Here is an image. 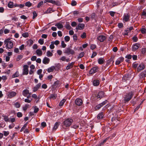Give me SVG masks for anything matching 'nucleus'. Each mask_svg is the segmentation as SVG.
Instances as JSON below:
<instances>
[{
  "instance_id": "nucleus-35",
  "label": "nucleus",
  "mask_w": 146,
  "mask_h": 146,
  "mask_svg": "<svg viewBox=\"0 0 146 146\" xmlns=\"http://www.w3.org/2000/svg\"><path fill=\"white\" fill-rule=\"evenodd\" d=\"M53 55V54L52 52L50 51H48L46 52V56L48 57L52 56Z\"/></svg>"
},
{
  "instance_id": "nucleus-40",
  "label": "nucleus",
  "mask_w": 146,
  "mask_h": 146,
  "mask_svg": "<svg viewBox=\"0 0 146 146\" xmlns=\"http://www.w3.org/2000/svg\"><path fill=\"white\" fill-rule=\"evenodd\" d=\"M70 38L69 36H67L65 37L64 40L66 42H68L70 40Z\"/></svg>"
},
{
  "instance_id": "nucleus-45",
  "label": "nucleus",
  "mask_w": 146,
  "mask_h": 146,
  "mask_svg": "<svg viewBox=\"0 0 146 146\" xmlns=\"http://www.w3.org/2000/svg\"><path fill=\"white\" fill-rule=\"evenodd\" d=\"M38 42L40 44L42 45L44 44V41L43 39H40L38 41Z\"/></svg>"
},
{
  "instance_id": "nucleus-32",
  "label": "nucleus",
  "mask_w": 146,
  "mask_h": 146,
  "mask_svg": "<svg viewBox=\"0 0 146 146\" xmlns=\"http://www.w3.org/2000/svg\"><path fill=\"white\" fill-rule=\"evenodd\" d=\"M59 124L58 122H56L54 124V126L53 128V130L55 131L58 128Z\"/></svg>"
},
{
  "instance_id": "nucleus-28",
  "label": "nucleus",
  "mask_w": 146,
  "mask_h": 146,
  "mask_svg": "<svg viewBox=\"0 0 146 146\" xmlns=\"http://www.w3.org/2000/svg\"><path fill=\"white\" fill-rule=\"evenodd\" d=\"M50 3L52 4H54L57 6H59L60 5V3L58 1H55L52 0Z\"/></svg>"
},
{
  "instance_id": "nucleus-30",
  "label": "nucleus",
  "mask_w": 146,
  "mask_h": 146,
  "mask_svg": "<svg viewBox=\"0 0 146 146\" xmlns=\"http://www.w3.org/2000/svg\"><path fill=\"white\" fill-rule=\"evenodd\" d=\"M57 97L56 94H50L49 98L50 99H53V100L55 99Z\"/></svg>"
},
{
  "instance_id": "nucleus-27",
  "label": "nucleus",
  "mask_w": 146,
  "mask_h": 146,
  "mask_svg": "<svg viewBox=\"0 0 146 146\" xmlns=\"http://www.w3.org/2000/svg\"><path fill=\"white\" fill-rule=\"evenodd\" d=\"M7 6L9 8H13L14 6L13 3L12 1H10L8 3Z\"/></svg>"
},
{
  "instance_id": "nucleus-6",
  "label": "nucleus",
  "mask_w": 146,
  "mask_h": 146,
  "mask_svg": "<svg viewBox=\"0 0 146 146\" xmlns=\"http://www.w3.org/2000/svg\"><path fill=\"white\" fill-rule=\"evenodd\" d=\"M140 45V44L138 43H136L134 44L132 46V50L133 51H135L139 48Z\"/></svg>"
},
{
  "instance_id": "nucleus-50",
  "label": "nucleus",
  "mask_w": 146,
  "mask_h": 146,
  "mask_svg": "<svg viewBox=\"0 0 146 146\" xmlns=\"http://www.w3.org/2000/svg\"><path fill=\"white\" fill-rule=\"evenodd\" d=\"M132 39L134 42H137L138 40V39L136 36H134L132 38Z\"/></svg>"
},
{
  "instance_id": "nucleus-24",
  "label": "nucleus",
  "mask_w": 146,
  "mask_h": 146,
  "mask_svg": "<svg viewBox=\"0 0 146 146\" xmlns=\"http://www.w3.org/2000/svg\"><path fill=\"white\" fill-rule=\"evenodd\" d=\"M99 81L98 80H95L93 81V84L94 86H98L99 85Z\"/></svg>"
},
{
  "instance_id": "nucleus-58",
  "label": "nucleus",
  "mask_w": 146,
  "mask_h": 146,
  "mask_svg": "<svg viewBox=\"0 0 146 146\" xmlns=\"http://www.w3.org/2000/svg\"><path fill=\"white\" fill-rule=\"evenodd\" d=\"M73 38L74 40L75 41H76L77 40V35L76 34H75L73 36Z\"/></svg>"
},
{
  "instance_id": "nucleus-7",
  "label": "nucleus",
  "mask_w": 146,
  "mask_h": 146,
  "mask_svg": "<svg viewBox=\"0 0 146 146\" xmlns=\"http://www.w3.org/2000/svg\"><path fill=\"white\" fill-rule=\"evenodd\" d=\"M17 93L15 92L11 91L7 93V96L9 98H11L16 96Z\"/></svg>"
},
{
  "instance_id": "nucleus-54",
  "label": "nucleus",
  "mask_w": 146,
  "mask_h": 146,
  "mask_svg": "<svg viewBox=\"0 0 146 146\" xmlns=\"http://www.w3.org/2000/svg\"><path fill=\"white\" fill-rule=\"evenodd\" d=\"M15 107L17 108H19L20 107V105L19 103L18 102H16L15 104Z\"/></svg>"
},
{
  "instance_id": "nucleus-46",
  "label": "nucleus",
  "mask_w": 146,
  "mask_h": 146,
  "mask_svg": "<svg viewBox=\"0 0 146 146\" xmlns=\"http://www.w3.org/2000/svg\"><path fill=\"white\" fill-rule=\"evenodd\" d=\"M3 133L4 135L5 136H7L9 134V131H3Z\"/></svg>"
},
{
  "instance_id": "nucleus-17",
  "label": "nucleus",
  "mask_w": 146,
  "mask_h": 146,
  "mask_svg": "<svg viewBox=\"0 0 146 146\" xmlns=\"http://www.w3.org/2000/svg\"><path fill=\"white\" fill-rule=\"evenodd\" d=\"M84 25L81 23H80L79 24L76 28V29L78 30V29H83L84 27Z\"/></svg>"
},
{
  "instance_id": "nucleus-43",
  "label": "nucleus",
  "mask_w": 146,
  "mask_h": 146,
  "mask_svg": "<svg viewBox=\"0 0 146 146\" xmlns=\"http://www.w3.org/2000/svg\"><path fill=\"white\" fill-rule=\"evenodd\" d=\"M27 123H26L23 126V127L21 129L20 131L22 132V131L26 128V127L27 126Z\"/></svg>"
},
{
  "instance_id": "nucleus-61",
  "label": "nucleus",
  "mask_w": 146,
  "mask_h": 146,
  "mask_svg": "<svg viewBox=\"0 0 146 146\" xmlns=\"http://www.w3.org/2000/svg\"><path fill=\"white\" fill-rule=\"evenodd\" d=\"M1 80H4L5 82L7 79V77L6 76H3L1 77Z\"/></svg>"
},
{
  "instance_id": "nucleus-14",
  "label": "nucleus",
  "mask_w": 146,
  "mask_h": 146,
  "mask_svg": "<svg viewBox=\"0 0 146 146\" xmlns=\"http://www.w3.org/2000/svg\"><path fill=\"white\" fill-rule=\"evenodd\" d=\"M124 58L123 57H120L115 62L116 65H119L121 63L123 62L124 60Z\"/></svg>"
},
{
  "instance_id": "nucleus-53",
  "label": "nucleus",
  "mask_w": 146,
  "mask_h": 146,
  "mask_svg": "<svg viewBox=\"0 0 146 146\" xmlns=\"http://www.w3.org/2000/svg\"><path fill=\"white\" fill-rule=\"evenodd\" d=\"M101 107H102V106L100 104L96 106L95 108V109L96 110H98L99 109H100L101 108Z\"/></svg>"
},
{
  "instance_id": "nucleus-12",
  "label": "nucleus",
  "mask_w": 146,
  "mask_h": 146,
  "mask_svg": "<svg viewBox=\"0 0 146 146\" xmlns=\"http://www.w3.org/2000/svg\"><path fill=\"white\" fill-rule=\"evenodd\" d=\"M105 36L103 35L99 36L98 37V39L100 42H103L106 39Z\"/></svg>"
},
{
  "instance_id": "nucleus-59",
  "label": "nucleus",
  "mask_w": 146,
  "mask_h": 146,
  "mask_svg": "<svg viewBox=\"0 0 146 146\" xmlns=\"http://www.w3.org/2000/svg\"><path fill=\"white\" fill-rule=\"evenodd\" d=\"M22 113L20 112H19L17 114V116L19 117H22Z\"/></svg>"
},
{
  "instance_id": "nucleus-60",
  "label": "nucleus",
  "mask_w": 146,
  "mask_h": 146,
  "mask_svg": "<svg viewBox=\"0 0 146 146\" xmlns=\"http://www.w3.org/2000/svg\"><path fill=\"white\" fill-rule=\"evenodd\" d=\"M23 57V56L22 55H19L17 58V61H19L20 59L22 58Z\"/></svg>"
},
{
  "instance_id": "nucleus-42",
  "label": "nucleus",
  "mask_w": 146,
  "mask_h": 146,
  "mask_svg": "<svg viewBox=\"0 0 146 146\" xmlns=\"http://www.w3.org/2000/svg\"><path fill=\"white\" fill-rule=\"evenodd\" d=\"M43 4V1H41L40 2H39L37 6V7L38 8H40V7Z\"/></svg>"
},
{
  "instance_id": "nucleus-44",
  "label": "nucleus",
  "mask_w": 146,
  "mask_h": 146,
  "mask_svg": "<svg viewBox=\"0 0 146 146\" xmlns=\"http://www.w3.org/2000/svg\"><path fill=\"white\" fill-rule=\"evenodd\" d=\"M33 19H35L37 16V14L35 11H34L33 12Z\"/></svg>"
},
{
  "instance_id": "nucleus-37",
  "label": "nucleus",
  "mask_w": 146,
  "mask_h": 146,
  "mask_svg": "<svg viewBox=\"0 0 146 146\" xmlns=\"http://www.w3.org/2000/svg\"><path fill=\"white\" fill-rule=\"evenodd\" d=\"M84 54V52H81L78 55V58L79 59L83 57Z\"/></svg>"
},
{
  "instance_id": "nucleus-52",
  "label": "nucleus",
  "mask_w": 146,
  "mask_h": 146,
  "mask_svg": "<svg viewBox=\"0 0 146 146\" xmlns=\"http://www.w3.org/2000/svg\"><path fill=\"white\" fill-rule=\"evenodd\" d=\"M22 36L23 37H27L29 36V34L28 33H25L23 34Z\"/></svg>"
},
{
  "instance_id": "nucleus-36",
  "label": "nucleus",
  "mask_w": 146,
  "mask_h": 146,
  "mask_svg": "<svg viewBox=\"0 0 146 146\" xmlns=\"http://www.w3.org/2000/svg\"><path fill=\"white\" fill-rule=\"evenodd\" d=\"M66 101V100L65 99H62L60 102L59 104V106H62L64 104V102H65Z\"/></svg>"
},
{
  "instance_id": "nucleus-62",
  "label": "nucleus",
  "mask_w": 146,
  "mask_h": 146,
  "mask_svg": "<svg viewBox=\"0 0 146 146\" xmlns=\"http://www.w3.org/2000/svg\"><path fill=\"white\" fill-rule=\"evenodd\" d=\"M141 52L142 54H144L146 52V48H143L141 50Z\"/></svg>"
},
{
  "instance_id": "nucleus-56",
  "label": "nucleus",
  "mask_w": 146,
  "mask_h": 146,
  "mask_svg": "<svg viewBox=\"0 0 146 146\" xmlns=\"http://www.w3.org/2000/svg\"><path fill=\"white\" fill-rule=\"evenodd\" d=\"M81 37L82 38H86V34L85 33H83L81 35Z\"/></svg>"
},
{
  "instance_id": "nucleus-11",
  "label": "nucleus",
  "mask_w": 146,
  "mask_h": 146,
  "mask_svg": "<svg viewBox=\"0 0 146 146\" xmlns=\"http://www.w3.org/2000/svg\"><path fill=\"white\" fill-rule=\"evenodd\" d=\"M75 102L76 104L78 106H80L81 105L82 103V100L79 98L76 99L75 101Z\"/></svg>"
},
{
  "instance_id": "nucleus-29",
  "label": "nucleus",
  "mask_w": 146,
  "mask_h": 146,
  "mask_svg": "<svg viewBox=\"0 0 146 146\" xmlns=\"http://www.w3.org/2000/svg\"><path fill=\"white\" fill-rule=\"evenodd\" d=\"M54 11H53L52 9L50 7L47 9L46 11L44 13L46 14L50 13H51L52 12H53Z\"/></svg>"
},
{
  "instance_id": "nucleus-13",
  "label": "nucleus",
  "mask_w": 146,
  "mask_h": 146,
  "mask_svg": "<svg viewBox=\"0 0 146 146\" xmlns=\"http://www.w3.org/2000/svg\"><path fill=\"white\" fill-rule=\"evenodd\" d=\"M50 60L49 58L45 57L42 60V62L44 64H47L50 62Z\"/></svg>"
},
{
  "instance_id": "nucleus-2",
  "label": "nucleus",
  "mask_w": 146,
  "mask_h": 146,
  "mask_svg": "<svg viewBox=\"0 0 146 146\" xmlns=\"http://www.w3.org/2000/svg\"><path fill=\"white\" fill-rule=\"evenodd\" d=\"M73 122V120L71 118H68L65 119L63 123V128L69 127Z\"/></svg>"
},
{
  "instance_id": "nucleus-64",
  "label": "nucleus",
  "mask_w": 146,
  "mask_h": 146,
  "mask_svg": "<svg viewBox=\"0 0 146 146\" xmlns=\"http://www.w3.org/2000/svg\"><path fill=\"white\" fill-rule=\"evenodd\" d=\"M97 54V53L96 52H94L93 53L91 56V58H93Z\"/></svg>"
},
{
  "instance_id": "nucleus-25",
  "label": "nucleus",
  "mask_w": 146,
  "mask_h": 146,
  "mask_svg": "<svg viewBox=\"0 0 146 146\" xmlns=\"http://www.w3.org/2000/svg\"><path fill=\"white\" fill-rule=\"evenodd\" d=\"M55 25L59 29H62L63 27V26L62 25V24L60 23H56Z\"/></svg>"
},
{
  "instance_id": "nucleus-19",
  "label": "nucleus",
  "mask_w": 146,
  "mask_h": 146,
  "mask_svg": "<svg viewBox=\"0 0 146 146\" xmlns=\"http://www.w3.org/2000/svg\"><path fill=\"white\" fill-rule=\"evenodd\" d=\"M36 54L39 56H41L42 54V51L41 49H38L36 50Z\"/></svg>"
},
{
  "instance_id": "nucleus-51",
  "label": "nucleus",
  "mask_w": 146,
  "mask_h": 146,
  "mask_svg": "<svg viewBox=\"0 0 146 146\" xmlns=\"http://www.w3.org/2000/svg\"><path fill=\"white\" fill-rule=\"evenodd\" d=\"M50 48L51 49H53L54 48V44H53V42H51V44L50 45Z\"/></svg>"
},
{
  "instance_id": "nucleus-15",
  "label": "nucleus",
  "mask_w": 146,
  "mask_h": 146,
  "mask_svg": "<svg viewBox=\"0 0 146 146\" xmlns=\"http://www.w3.org/2000/svg\"><path fill=\"white\" fill-rule=\"evenodd\" d=\"M133 29V28L132 27H130L129 28H127V29L125 30V33H124V35H128V33L132 30Z\"/></svg>"
},
{
  "instance_id": "nucleus-49",
  "label": "nucleus",
  "mask_w": 146,
  "mask_h": 146,
  "mask_svg": "<svg viewBox=\"0 0 146 146\" xmlns=\"http://www.w3.org/2000/svg\"><path fill=\"white\" fill-rule=\"evenodd\" d=\"M141 31L142 34H145L146 33V29L144 28H142L141 29Z\"/></svg>"
},
{
  "instance_id": "nucleus-8",
  "label": "nucleus",
  "mask_w": 146,
  "mask_h": 146,
  "mask_svg": "<svg viewBox=\"0 0 146 146\" xmlns=\"http://www.w3.org/2000/svg\"><path fill=\"white\" fill-rule=\"evenodd\" d=\"M145 67V64L143 63H141L140 64L137 68V71L139 72L140 71L143 70Z\"/></svg>"
},
{
  "instance_id": "nucleus-57",
  "label": "nucleus",
  "mask_w": 146,
  "mask_h": 146,
  "mask_svg": "<svg viewBox=\"0 0 146 146\" xmlns=\"http://www.w3.org/2000/svg\"><path fill=\"white\" fill-rule=\"evenodd\" d=\"M79 127V125L78 124H74L72 126V127L74 129H77Z\"/></svg>"
},
{
  "instance_id": "nucleus-47",
  "label": "nucleus",
  "mask_w": 146,
  "mask_h": 146,
  "mask_svg": "<svg viewBox=\"0 0 146 146\" xmlns=\"http://www.w3.org/2000/svg\"><path fill=\"white\" fill-rule=\"evenodd\" d=\"M62 47L63 48H65L66 46V44L65 43L64 41H62L61 43Z\"/></svg>"
},
{
  "instance_id": "nucleus-38",
  "label": "nucleus",
  "mask_w": 146,
  "mask_h": 146,
  "mask_svg": "<svg viewBox=\"0 0 146 146\" xmlns=\"http://www.w3.org/2000/svg\"><path fill=\"white\" fill-rule=\"evenodd\" d=\"M32 5V4L29 1L25 3V6L28 7H31Z\"/></svg>"
},
{
  "instance_id": "nucleus-23",
  "label": "nucleus",
  "mask_w": 146,
  "mask_h": 146,
  "mask_svg": "<svg viewBox=\"0 0 146 146\" xmlns=\"http://www.w3.org/2000/svg\"><path fill=\"white\" fill-rule=\"evenodd\" d=\"M55 69V66H52L48 68L47 70L48 72H52Z\"/></svg>"
},
{
  "instance_id": "nucleus-34",
  "label": "nucleus",
  "mask_w": 146,
  "mask_h": 146,
  "mask_svg": "<svg viewBox=\"0 0 146 146\" xmlns=\"http://www.w3.org/2000/svg\"><path fill=\"white\" fill-rule=\"evenodd\" d=\"M19 76V72L17 71L15 73L13 74L12 77V78H15L18 77Z\"/></svg>"
},
{
  "instance_id": "nucleus-55",
  "label": "nucleus",
  "mask_w": 146,
  "mask_h": 146,
  "mask_svg": "<svg viewBox=\"0 0 146 146\" xmlns=\"http://www.w3.org/2000/svg\"><path fill=\"white\" fill-rule=\"evenodd\" d=\"M36 56H33L31 58V60L32 61H34L36 60Z\"/></svg>"
},
{
  "instance_id": "nucleus-22",
  "label": "nucleus",
  "mask_w": 146,
  "mask_h": 146,
  "mask_svg": "<svg viewBox=\"0 0 146 146\" xmlns=\"http://www.w3.org/2000/svg\"><path fill=\"white\" fill-rule=\"evenodd\" d=\"M104 116V114L103 112H101L97 115V118L98 119H101L103 118Z\"/></svg>"
},
{
  "instance_id": "nucleus-16",
  "label": "nucleus",
  "mask_w": 146,
  "mask_h": 146,
  "mask_svg": "<svg viewBox=\"0 0 146 146\" xmlns=\"http://www.w3.org/2000/svg\"><path fill=\"white\" fill-rule=\"evenodd\" d=\"M104 93L103 91H100L97 94L96 97L97 98L101 99V98L104 97Z\"/></svg>"
},
{
  "instance_id": "nucleus-63",
  "label": "nucleus",
  "mask_w": 146,
  "mask_h": 146,
  "mask_svg": "<svg viewBox=\"0 0 146 146\" xmlns=\"http://www.w3.org/2000/svg\"><path fill=\"white\" fill-rule=\"evenodd\" d=\"M138 64L136 63H134L133 64L132 66L133 68H136L138 66Z\"/></svg>"
},
{
  "instance_id": "nucleus-41",
  "label": "nucleus",
  "mask_w": 146,
  "mask_h": 146,
  "mask_svg": "<svg viewBox=\"0 0 146 146\" xmlns=\"http://www.w3.org/2000/svg\"><path fill=\"white\" fill-rule=\"evenodd\" d=\"M29 106L28 104H26L23 107V109L24 111L26 110L29 107Z\"/></svg>"
},
{
  "instance_id": "nucleus-20",
  "label": "nucleus",
  "mask_w": 146,
  "mask_h": 146,
  "mask_svg": "<svg viewBox=\"0 0 146 146\" xmlns=\"http://www.w3.org/2000/svg\"><path fill=\"white\" fill-rule=\"evenodd\" d=\"M105 62V60L103 58H100L98 60V62L100 64H102Z\"/></svg>"
},
{
  "instance_id": "nucleus-9",
  "label": "nucleus",
  "mask_w": 146,
  "mask_h": 146,
  "mask_svg": "<svg viewBox=\"0 0 146 146\" xmlns=\"http://www.w3.org/2000/svg\"><path fill=\"white\" fill-rule=\"evenodd\" d=\"M130 15L128 14H124L123 19V21L124 22L128 21H129Z\"/></svg>"
},
{
  "instance_id": "nucleus-21",
  "label": "nucleus",
  "mask_w": 146,
  "mask_h": 146,
  "mask_svg": "<svg viewBox=\"0 0 146 146\" xmlns=\"http://www.w3.org/2000/svg\"><path fill=\"white\" fill-rule=\"evenodd\" d=\"M41 86V84L38 83L33 88V91L35 92Z\"/></svg>"
},
{
  "instance_id": "nucleus-31",
  "label": "nucleus",
  "mask_w": 146,
  "mask_h": 146,
  "mask_svg": "<svg viewBox=\"0 0 146 146\" xmlns=\"http://www.w3.org/2000/svg\"><path fill=\"white\" fill-rule=\"evenodd\" d=\"M65 27L68 30H70L71 29V27L70 25L69 22H66Z\"/></svg>"
},
{
  "instance_id": "nucleus-18",
  "label": "nucleus",
  "mask_w": 146,
  "mask_h": 146,
  "mask_svg": "<svg viewBox=\"0 0 146 146\" xmlns=\"http://www.w3.org/2000/svg\"><path fill=\"white\" fill-rule=\"evenodd\" d=\"M74 62H73L71 63H69L68 66L66 67V69L68 70L72 68L73 67Z\"/></svg>"
},
{
  "instance_id": "nucleus-33",
  "label": "nucleus",
  "mask_w": 146,
  "mask_h": 146,
  "mask_svg": "<svg viewBox=\"0 0 146 146\" xmlns=\"http://www.w3.org/2000/svg\"><path fill=\"white\" fill-rule=\"evenodd\" d=\"M2 116L3 117V119L5 121L8 122L9 121V119L7 116L3 115H2Z\"/></svg>"
},
{
  "instance_id": "nucleus-39",
  "label": "nucleus",
  "mask_w": 146,
  "mask_h": 146,
  "mask_svg": "<svg viewBox=\"0 0 146 146\" xmlns=\"http://www.w3.org/2000/svg\"><path fill=\"white\" fill-rule=\"evenodd\" d=\"M146 74L143 72L139 74V76L140 78H143L145 77Z\"/></svg>"
},
{
  "instance_id": "nucleus-4",
  "label": "nucleus",
  "mask_w": 146,
  "mask_h": 146,
  "mask_svg": "<svg viewBox=\"0 0 146 146\" xmlns=\"http://www.w3.org/2000/svg\"><path fill=\"white\" fill-rule=\"evenodd\" d=\"M64 53H66L68 54H74L75 52L74 50H72L70 48L68 47L64 51Z\"/></svg>"
},
{
  "instance_id": "nucleus-3",
  "label": "nucleus",
  "mask_w": 146,
  "mask_h": 146,
  "mask_svg": "<svg viewBox=\"0 0 146 146\" xmlns=\"http://www.w3.org/2000/svg\"><path fill=\"white\" fill-rule=\"evenodd\" d=\"M133 94V92H130L127 94L124 97V101L125 102L129 101L131 99Z\"/></svg>"
},
{
  "instance_id": "nucleus-1",
  "label": "nucleus",
  "mask_w": 146,
  "mask_h": 146,
  "mask_svg": "<svg viewBox=\"0 0 146 146\" xmlns=\"http://www.w3.org/2000/svg\"><path fill=\"white\" fill-rule=\"evenodd\" d=\"M10 38L5 40L4 43L6 45V47L7 49H11L13 46V43L12 41L10 40Z\"/></svg>"
},
{
  "instance_id": "nucleus-26",
  "label": "nucleus",
  "mask_w": 146,
  "mask_h": 146,
  "mask_svg": "<svg viewBox=\"0 0 146 146\" xmlns=\"http://www.w3.org/2000/svg\"><path fill=\"white\" fill-rule=\"evenodd\" d=\"M29 90H24L23 92V94L25 96H26L28 94H29Z\"/></svg>"
},
{
  "instance_id": "nucleus-10",
  "label": "nucleus",
  "mask_w": 146,
  "mask_h": 146,
  "mask_svg": "<svg viewBox=\"0 0 146 146\" xmlns=\"http://www.w3.org/2000/svg\"><path fill=\"white\" fill-rule=\"evenodd\" d=\"M98 67H94L92 68L89 71V73L90 74H92L96 72L98 69Z\"/></svg>"
},
{
  "instance_id": "nucleus-5",
  "label": "nucleus",
  "mask_w": 146,
  "mask_h": 146,
  "mask_svg": "<svg viewBox=\"0 0 146 146\" xmlns=\"http://www.w3.org/2000/svg\"><path fill=\"white\" fill-rule=\"evenodd\" d=\"M29 66L27 65H25L23 66V74L27 75L29 72Z\"/></svg>"
},
{
  "instance_id": "nucleus-48",
  "label": "nucleus",
  "mask_w": 146,
  "mask_h": 146,
  "mask_svg": "<svg viewBox=\"0 0 146 146\" xmlns=\"http://www.w3.org/2000/svg\"><path fill=\"white\" fill-rule=\"evenodd\" d=\"M96 47V45L94 44H92L91 45L90 48L92 50H93Z\"/></svg>"
}]
</instances>
